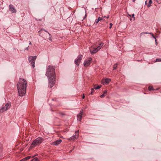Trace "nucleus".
<instances>
[{
  "instance_id": "obj_38",
  "label": "nucleus",
  "mask_w": 161,
  "mask_h": 161,
  "mask_svg": "<svg viewBox=\"0 0 161 161\" xmlns=\"http://www.w3.org/2000/svg\"><path fill=\"white\" fill-rule=\"evenodd\" d=\"M107 18H109V16H107Z\"/></svg>"
},
{
  "instance_id": "obj_34",
  "label": "nucleus",
  "mask_w": 161,
  "mask_h": 161,
  "mask_svg": "<svg viewBox=\"0 0 161 161\" xmlns=\"http://www.w3.org/2000/svg\"><path fill=\"white\" fill-rule=\"evenodd\" d=\"M29 48V46H28L27 47H26L25 49V50H28Z\"/></svg>"
},
{
  "instance_id": "obj_19",
  "label": "nucleus",
  "mask_w": 161,
  "mask_h": 161,
  "mask_svg": "<svg viewBox=\"0 0 161 161\" xmlns=\"http://www.w3.org/2000/svg\"><path fill=\"white\" fill-rule=\"evenodd\" d=\"M148 89L149 90H154L155 89L153 88V86H149L148 87Z\"/></svg>"
},
{
  "instance_id": "obj_21",
  "label": "nucleus",
  "mask_w": 161,
  "mask_h": 161,
  "mask_svg": "<svg viewBox=\"0 0 161 161\" xmlns=\"http://www.w3.org/2000/svg\"><path fill=\"white\" fill-rule=\"evenodd\" d=\"M48 34H49V35L50 36L48 38L49 40L50 41H52V37L51 35V34H50V33H49V32H48Z\"/></svg>"
},
{
  "instance_id": "obj_6",
  "label": "nucleus",
  "mask_w": 161,
  "mask_h": 161,
  "mask_svg": "<svg viewBox=\"0 0 161 161\" xmlns=\"http://www.w3.org/2000/svg\"><path fill=\"white\" fill-rule=\"evenodd\" d=\"M92 61V58H88V59L85 60L84 62V66H85V67H87V66H89Z\"/></svg>"
},
{
  "instance_id": "obj_36",
  "label": "nucleus",
  "mask_w": 161,
  "mask_h": 161,
  "mask_svg": "<svg viewBox=\"0 0 161 161\" xmlns=\"http://www.w3.org/2000/svg\"><path fill=\"white\" fill-rule=\"evenodd\" d=\"M29 44L30 45H31V42H29Z\"/></svg>"
},
{
  "instance_id": "obj_41",
  "label": "nucleus",
  "mask_w": 161,
  "mask_h": 161,
  "mask_svg": "<svg viewBox=\"0 0 161 161\" xmlns=\"http://www.w3.org/2000/svg\"><path fill=\"white\" fill-rule=\"evenodd\" d=\"M1 144V145H0V146H2V145Z\"/></svg>"
},
{
  "instance_id": "obj_47",
  "label": "nucleus",
  "mask_w": 161,
  "mask_h": 161,
  "mask_svg": "<svg viewBox=\"0 0 161 161\" xmlns=\"http://www.w3.org/2000/svg\"><path fill=\"white\" fill-rule=\"evenodd\" d=\"M0 145H1V143H0Z\"/></svg>"
},
{
  "instance_id": "obj_18",
  "label": "nucleus",
  "mask_w": 161,
  "mask_h": 161,
  "mask_svg": "<svg viewBox=\"0 0 161 161\" xmlns=\"http://www.w3.org/2000/svg\"><path fill=\"white\" fill-rule=\"evenodd\" d=\"M118 64H115L113 65V70H115L117 69V67Z\"/></svg>"
},
{
  "instance_id": "obj_33",
  "label": "nucleus",
  "mask_w": 161,
  "mask_h": 161,
  "mask_svg": "<svg viewBox=\"0 0 161 161\" xmlns=\"http://www.w3.org/2000/svg\"><path fill=\"white\" fill-rule=\"evenodd\" d=\"M86 16H87V14H86H86H85V16L83 17V19H85V18H86Z\"/></svg>"
},
{
  "instance_id": "obj_8",
  "label": "nucleus",
  "mask_w": 161,
  "mask_h": 161,
  "mask_svg": "<svg viewBox=\"0 0 161 161\" xmlns=\"http://www.w3.org/2000/svg\"><path fill=\"white\" fill-rule=\"evenodd\" d=\"M9 9L12 13H16L17 10L13 4H10L9 6Z\"/></svg>"
},
{
  "instance_id": "obj_28",
  "label": "nucleus",
  "mask_w": 161,
  "mask_h": 161,
  "mask_svg": "<svg viewBox=\"0 0 161 161\" xmlns=\"http://www.w3.org/2000/svg\"><path fill=\"white\" fill-rule=\"evenodd\" d=\"M109 25H110V26L109 27V28L111 29L112 27L113 24H112V23H110Z\"/></svg>"
},
{
  "instance_id": "obj_16",
  "label": "nucleus",
  "mask_w": 161,
  "mask_h": 161,
  "mask_svg": "<svg viewBox=\"0 0 161 161\" xmlns=\"http://www.w3.org/2000/svg\"><path fill=\"white\" fill-rule=\"evenodd\" d=\"M90 51L92 54H94L96 53L97 52V48H94L92 51H91V50H90Z\"/></svg>"
},
{
  "instance_id": "obj_4",
  "label": "nucleus",
  "mask_w": 161,
  "mask_h": 161,
  "mask_svg": "<svg viewBox=\"0 0 161 161\" xmlns=\"http://www.w3.org/2000/svg\"><path fill=\"white\" fill-rule=\"evenodd\" d=\"M36 58V56H30L28 58L29 62L31 64L33 68L35 66V62Z\"/></svg>"
},
{
  "instance_id": "obj_27",
  "label": "nucleus",
  "mask_w": 161,
  "mask_h": 161,
  "mask_svg": "<svg viewBox=\"0 0 161 161\" xmlns=\"http://www.w3.org/2000/svg\"><path fill=\"white\" fill-rule=\"evenodd\" d=\"M107 92H108L107 90H105L104 91V92H103V93L104 94V96L105 95V94L107 93Z\"/></svg>"
},
{
  "instance_id": "obj_10",
  "label": "nucleus",
  "mask_w": 161,
  "mask_h": 161,
  "mask_svg": "<svg viewBox=\"0 0 161 161\" xmlns=\"http://www.w3.org/2000/svg\"><path fill=\"white\" fill-rule=\"evenodd\" d=\"M62 142V140L61 139L55 141L54 142H53V145H55V146H57V145L59 144L60 143Z\"/></svg>"
},
{
  "instance_id": "obj_15",
  "label": "nucleus",
  "mask_w": 161,
  "mask_h": 161,
  "mask_svg": "<svg viewBox=\"0 0 161 161\" xmlns=\"http://www.w3.org/2000/svg\"><path fill=\"white\" fill-rule=\"evenodd\" d=\"M111 81V79L109 78H106L104 80V82L106 84H108Z\"/></svg>"
},
{
  "instance_id": "obj_7",
  "label": "nucleus",
  "mask_w": 161,
  "mask_h": 161,
  "mask_svg": "<svg viewBox=\"0 0 161 161\" xmlns=\"http://www.w3.org/2000/svg\"><path fill=\"white\" fill-rule=\"evenodd\" d=\"M10 107V104L9 103L6 104L4 106H2L1 109H0V112H2L5 110H6L8 109Z\"/></svg>"
},
{
  "instance_id": "obj_25",
  "label": "nucleus",
  "mask_w": 161,
  "mask_h": 161,
  "mask_svg": "<svg viewBox=\"0 0 161 161\" xmlns=\"http://www.w3.org/2000/svg\"><path fill=\"white\" fill-rule=\"evenodd\" d=\"M95 89L94 88V87L93 88H91V91H92V93H93V92H94Z\"/></svg>"
},
{
  "instance_id": "obj_42",
  "label": "nucleus",
  "mask_w": 161,
  "mask_h": 161,
  "mask_svg": "<svg viewBox=\"0 0 161 161\" xmlns=\"http://www.w3.org/2000/svg\"><path fill=\"white\" fill-rule=\"evenodd\" d=\"M71 151H72V150H70V152H71Z\"/></svg>"
},
{
  "instance_id": "obj_29",
  "label": "nucleus",
  "mask_w": 161,
  "mask_h": 161,
  "mask_svg": "<svg viewBox=\"0 0 161 161\" xmlns=\"http://www.w3.org/2000/svg\"><path fill=\"white\" fill-rule=\"evenodd\" d=\"M104 97V94L103 93V94L101 95L100 96V97L101 98H103Z\"/></svg>"
},
{
  "instance_id": "obj_35",
  "label": "nucleus",
  "mask_w": 161,
  "mask_h": 161,
  "mask_svg": "<svg viewBox=\"0 0 161 161\" xmlns=\"http://www.w3.org/2000/svg\"><path fill=\"white\" fill-rule=\"evenodd\" d=\"M82 97L83 98H85V96L84 95V94L83 95Z\"/></svg>"
},
{
  "instance_id": "obj_37",
  "label": "nucleus",
  "mask_w": 161,
  "mask_h": 161,
  "mask_svg": "<svg viewBox=\"0 0 161 161\" xmlns=\"http://www.w3.org/2000/svg\"><path fill=\"white\" fill-rule=\"evenodd\" d=\"M90 94H91V95H92V94H93V93H92V91H91V92L90 93Z\"/></svg>"
},
{
  "instance_id": "obj_30",
  "label": "nucleus",
  "mask_w": 161,
  "mask_h": 161,
  "mask_svg": "<svg viewBox=\"0 0 161 161\" xmlns=\"http://www.w3.org/2000/svg\"><path fill=\"white\" fill-rule=\"evenodd\" d=\"M155 44L156 45H158V42H157V40L156 39V38H155Z\"/></svg>"
},
{
  "instance_id": "obj_32",
  "label": "nucleus",
  "mask_w": 161,
  "mask_h": 161,
  "mask_svg": "<svg viewBox=\"0 0 161 161\" xmlns=\"http://www.w3.org/2000/svg\"><path fill=\"white\" fill-rule=\"evenodd\" d=\"M131 16H132V17H133V18H135V14H132L131 15Z\"/></svg>"
},
{
  "instance_id": "obj_12",
  "label": "nucleus",
  "mask_w": 161,
  "mask_h": 161,
  "mask_svg": "<svg viewBox=\"0 0 161 161\" xmlns=\"http://www.w3.org/2000/svg\"><path fill=\"white\" fill-rule=\"evenodd\" d=\"M77 137H78V136H77L76 135H74V136H73L70 138H69V140L70 141H74V140L76 139Z\"/></svg>"
},
{
  "instance_id": "obj_31",
  "label": "nucleus",
  "mask_w": 161,
  "mask_h": 161,
  "mask_svg": "<svg viewBox=\"0 0 161 161\" xmlns=\"http://www.w3.org/2000/svg\"><path fill=\"white\" fill-rule=\"evenodd\" d=\"M26 160L25 158H24L22 159L20 161H25Z\"/></svg>"
},
{
  "instance_id": "obj_43",
  "label": "nucleus",
  "mask_w": 161,
  "mask_h": 161,
  "mask_svg": "<svg viewBox=\"0 0 161 161\" xmlns=\"http://www.w3.org/2000/svg\"><path fill=\"white\" fill-rule=\"evenodd\" d=\"M77 132V131H76L75 132V133H76Z\"/></svg>"
},
{
  "instance_id": "obj_22",
  "label": "nucleus",
  "mask_w": 161,
  "mask_h": 161,
  "mask_svg": "<svg viewBox=\"0 0 161 161\" xmlns=\"http://www.w3.org/2000/svg\"><path fill=\"white\" fill-rule=\"evenodd\" d=\"M38 158H35L32 160V161H38Z\"/></svg>"
},
{
  "instance_id": "obj_17",
  "label": "nucleus",
  "mask_w": 161,
  "mask_h": 161,
  "mask_svg": "<svg viewBox=\"0 0 161 161\" xmlns=\"http://www.w3.org/2000/svg\"><path fill=\"white\" fill-rule=\"evenodd\" d=\"M101 87V86H97V85H94V88L96 90H98V89H99V88H100Z\"/></svg>"
},
{
  "instance_id": "obj_44",
  "label": "nucleus",
  "mask_w": 161,
  "mask_h": 161,
  "mask_svg": "<svg viewBox=\"0 0 161 161\" xmlns=\"http://www.w3.org/2000/svg\"><path fill=\"white\" fill-rule=\"evenodd\" d=\"M130 15V16H131V15Z\"/></svg>"
},
{
  "instance_id": "obj_23",
  "label": "nucleus",
  "mask_w": 161,
  "mask_h": 161,
  "mask_svg": "<svg viewBox=\"0 0 161 161\" xmlns=\"http://www.w3.org/2000/svg\"><path fill=\"white\" fill-rule=\"evenodd\" d=\"M42 30L44 31H46L47 32V33H48V31H47V30H46V29H43V28H42L41 29V30H40V31H39L38 32H40L41 31H42Z\"/></svg>"
},
{
  "instance_id": "obj_2",
  "label": "nucleus",
  "mask_w": 161,
  "mask_h": 161,
  "mask_svg": "<svg viewBox=\"0 0 161 161\" xmlns=\"http://www.w3.org/2000/svg\"><path fill=\"white\" fill-rule=\"evenodd\" d=\"M27 84L26 80L24 78H19V80L17 84V87L19 96H23L25 95L26 93Z\"/></svg>"
},
{
  "instance_id": "obj_45",
  "label": "nucleus",
  "mask_w": 161,
  "mask_h": 161,
  "mask_svg": "<svg viewBox=\"0 0 161 161\" xmlns=\"http://www.w3.org/2000/svg\"><path fill=\"white\" fill-rule=\"evenodd\" d=\"M104 17H105V16H104Z\"/></svg>"
},
{
  "instance_id": "obj_39",
  "label": "nucleus",
  "mask_w": 161,
  "mask_h": 161,
  "mask_svg": "<svg viewBox=\"0 0 161 161\" xmlns=\"http://www.w3.org/2000/svg\"><path fill=\"white\" fill-rule=\"evenodd\" d=\"M136 0H133V2H135V1Z\"/></svg>"
},
{
  "instance_id": "obj_14",
  "label": "nucleus",
  "mask_w": 161,
  "mask_h": 161,
  "mask_svg": "<svg viewBox=\"0 0 161 161\" xmlns=\"http://www.w3.org/2000/svg\"><path fill=\"white\" fill-rule=\"evenodd\" d=\"M103 18H102V17H99L97 19H96L95 21V23L96 24H97L99 21H101V20H103Z\"/></svg>"
},
{
  "instance_id": "obj_26",
  "label": "nucleus",
  "mask_w": 161,
  "mask_h": 161,
  "mask_svg": "<svg viewBox=\"0 0 161 161\" xmlns=\"http://www.w3.org/2000/svg\"><path fill=\"white\" fill-rule=\"evenodd\" d=\"M31 157V156H28V157H26V158H25V159H26V160H28V159H30Z\"/></svg>"
},
{
  "instance_id": "obj_11",
  "label": "nucleus",
  "mask_w": 161,
  "mask_h": 161,
  "mask_svg": "<svg viewBox=\"0 0 161 161\" xmlns=\"http://www.w3.org/2000/svg\"><path fill=\"white\" fill-rule=\"evenodd\" d=\"M103 43L102 42L100 43L99 44V45L97 47V52H98L99 50L100 49L101 47H102V46H103Z\"/></svg>"
},
{
  "instance_id": "obj_9",
  "label": "nucleus",
  "mask_w": 161,
  "mask_h": 161,
  "mask_svg": "<svg viewBox=\"0 0 161 161\" xmlns=\"http://www.w3.org/2000/svg\"><path fill=\"white\" fill-rule=\"evenodd\" d=\"M83 110H80V113L77 115V120L80 121L82 119V116L83 113Z\"/></svg>"
},
{
  "instance_id": "obj_46",
  "label": "nucleus",
  "mask_w": 161,
  "mask_h": 161,
  "mask_svg": "<svg viewBox=\"0 0 161 161\" xmlns=\"http://www.w3.org/2000/svg\"><path fill=\"white\" fill-rule=\"evenodd\" d=\"M36 155H35V156H36Z\"/></svg>"
},
{
  "instance_id": "obj_13",
  "label": "nucleus",
  "mask_w": 161,
  "mask_h": 161,
  "mask_svg": "<svg viewBox=\"0 0 161 161\" xmlns=\"http://www.w3.org/2000/svg\"><path fill=\"white\" fill-rule=\"evenodd\" d=\"M144 33H146V34L149 33V34H150L151 35L152 37L153 38H154L155 39V37L154 36V35H153V33H146H146H142L140 34V36H142V34H144Z\"/></svg>"
},
{
  "instance_id": "obj_1",
  "label": "nucleus",
  "mask_w": 161,
  "mask_h": 161,
  "mask_svg": "<svg viewBox=\"0 0 161 161\" xmlns=\"http://www.w3.org/2000/svg\"><path fill=\"white\" fill-rule=\"evenodd\" d=\"M46 75L48 79V87L52 88L55 83L56 75L55 68L51 65L48 66L47 68Z\"/></svg>"
},
{
  "instance_id": "obj_40",
  "label": "nucleus",
  "mask_w": 161,
  "mask_h": 161,
  "mask_svg": "<svg viewBox=\"0 0 161 161\" xmlns=\"http://www.w3.org/2000/svg\"><path fill=\"white\" fill-rule=\"evenodd\" d=\"M147 2V1H146L145 2V3H146Z\"/></svg>"
},
{
  "instance_id": "obj_5",
  "label": "nucleus",
  "mask_w": 161,
  "mask_h": 161,
  "mask_svg": "<svg viewBox=\"0 0 161 161\" xmlns=\"http://www.w3.org/2000/svg\"><path fill=\"white\" fill-rule=\"evenodd\" d=\"M82 58V54H79V55H78L76 58L75 59L74 62L77 66H79Z\"/></svg>"
},
{
  "instance_id": "obj_20",
  "label": "nucleus",
  "mask_w": 161,
  "mask_h": 161,
  "mask_svg": "<svg viewBox=\"0 0 161 161\" xmlns=\"http://www.w3.org/2000/svg\"><path fill=\"white\" fill-rule=\"evenodd\" d=\"M152 3H153V1L152 0H149V4L147 5V7H150L151 6L150 4Z\"/></svg>"
},
{
  "instance_id": "obj_3",
  "label": "nucleus",
  "mask_w": 161,
  "mask_h": 161,
  "mask_svg": "<svg viewBox=\"0 0 161 161\" xmlns=\"http://www.w3.org/2000/svg\"><path fill=\"white\" fill-rule=\"evenodd\" d=\"M44 141L42 137H38L36 139L34 140L31 144V146L29 148V149L32 148L36 146L37 145L40 144L42 142Z\"/></svg>"
},
{
  "instance_id": "obj_24",
  "label": "nucleus",
  "mask_w": 161,
  "mask_h": 161,
  "mask_svg": "<svg viewBox=\"0 0 161 161\" xmlns=\"http://www.w3.org/2000/svg\"><path fill=\"white\" fill-rule=\"evenodd\" d=\"M155 61L156 62H157V61H161V59H160V58H157L156 59Z\"/></svg>"
}]
</instances>
